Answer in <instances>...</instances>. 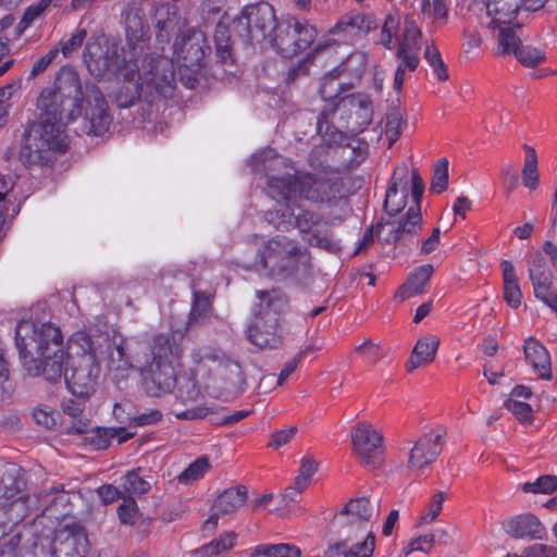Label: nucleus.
Instances as JSON below:
<instances>
[{
	"label": "nucleus",
	"instance_id": "nucleus-1",
	"mask_svg": "<svg viewBox=\"0 0 557 557\" xmlns=\"http://www.w3.org/2000/svg\"><path fill=\"white\" fill-rule=\"evenodd\" d=\"M84 101L87 107L82 132L102 136L109 131L112 117L101 90L94 84L83 88L78 73L63 69L57 77V89L46 88L38 98L39 119L26 128L20 150L23 164L47 165L58 153L67 150L70 140L65 126L81 115Z\"/></svg>",
	"mask_w": 557,
	"mask_h": 557
},
{
	"label": "nucleus",
	"instance_id": "nucleus-2",
	"mask_svg": "<svg viewBox=\"0 0 557 557\" xmlns=\"http://www.w3.org/2000/svg\"><path fill=\"white\" fill-rule=\"evenodd\" d=\"M128 51L124 53L122 78L124 85L116 94L120 108L134 106L141 97L149 103L174 94L176 81L174 64L171 59L157 52L139 58L146 47L145 32L141 20L134 17L126 27Z\"/></svg>",
	"mask_w": 557,
	"mask_h": 557
},
{
	"label": "nucleus",
	"instance_id": "nucleus-3",
	"mask_svg": "<svg viewBox=\"0 0 557 557\" xmlns=\"http://www.w3.org/2000/svg\"><path fill=\"white\" fill-rule=\"evenodd\" d=\"M96 346H100L99 357L107 354V367L110 371L123 372L131 368L138 370L147 395L159 397L175 387L176 374L173 363L183 354L175 333L154 335L131 357L126 356L122 343L103 339V343L97 342Z\"/></svg>",
	"mask_w": 557,
	"mask_h": 557
},
{
	"label": "nucleus",
	"instance_id": "nucleus-4",
	"mask_svg": "<svg viewBox=\"0 0 557 557\" xmlns=\"http://www.w3.org/2000/svg\"><path fill=\"white\" fill-rule=\"evenodd\" d=\"M268 194L277 201L299 206L297 200H306L327 208L346 205L344 182L341 177L325 173L297 172L294 175L271 177Z\"/></svg>",
	"mask_w": 557,
	"mask_h": 557
},
{
	"label": "nucleus",
	"instance_id": "nucleus-5",
	"mask_svg": "<svg viewBox=\"0 0 557 557\" xmlns=\"http://www.w3.org/2000/svg\"><path fill=\"white\" fill-rule=\"evenodd\" d=\"M264 219L282 232L297 228L302 240L312 247L330 253H337L342 249L341 240L327 227L322 214L304 206L288 203L285 209L268 210Z\"/></svg>",
	"mask_w": 557,
	"mask_h": 557
},
{
	"label": "nucleus",
	"instance_id": "nucleus-6",
	"mask_svg": "<svg viewBox=\"0 0 557 557\" xmlns=\"http://www.w3.org/2000/svg\"><path fill=\"white\" fill-rule=\"evenodd\" d=\"M307 255L296 239L276 235L258 247L253 265L271 277L287 278L298 272Z\"/></svg>",
	"mask_w": 557,
	"mask_h": 557
},
{
	"label": "nucleus",
	"instance_id": "nucleus-7",
	"mask_svg": "<svg viewBox=\"0 0 557 557\" xmlns=\"http://www.w3.org/2000/svg\"><path fill=\"white\" fill-rule=\"evenodd\" d=\"M81 354L69 357L65 383L70 392L77 397H87L95 391L100 376L99 347L88 336H83Z\"/></svg>",
	"mask_w": 557,
	"mask_h": 557
},
{
	"label": "nucleus",
	"instance_id": "nucleus-8",
	"mask_svg": "<svg viewBox=\"0 0 557 557\" xmlns=\"http://www.w3.org/2000/svg\"><path fill=\"white\" fill-rule=\"evenodd\" d=\"M210 47L202 35H177L173 45V64L180 67V79L187 88H195L206 66V55Z\"/></svg>",
	"mask_w": 557,
	"mask_h": 557
},
{
	"label": "nucleus",
	"instance_id": "nucleus-9",
	"mask_svg": "<svg viewBox=\"0 0 557 557\" xmlns=\"http://www.w3.org/2000/svg\"><path fill=\"white\" fill-rule=\"evenodd\" d=\"M317 36V28L307 20L287 15L276 24L271 45L283 58L292 59L309 48Z\"/></svg>",
	"mask_w": 557,
	"mask_h": 557
},
{
	"label": "nucleus",
	"instance_id": "nucleus-10",
	"mask_svg": "<svg viewBox=\"0 0 557 557\" xmlns=\"http://www.w3.org/2000/svg\"><path fill=\"white\" fill-rule=\"evenodd\" d=\"M33 343L37 356L61 351V348H64L62 333L54 324L47 322L36 325L29 320L18 322L15 329V345L21 359L32 356L27 347Z\"/></svg>",
	"mask_w": 557,
	"mask_h": 557
},
{
	"label": "nucleus",
	"instance_id": "nucleus-11",
	"mask_svg": "<svg viewBox=\"0 0 557 557\" xmlns=\"http://www.w3.org/2000/svg\"><path fill=\"white\" fill-rule=\"evenodd\" d=\"M341 74L338 69L330 71L324 75L320 87L322 99L329 103L318 116L317 132L330 144H341L344 139V134L330 124V119L335 114L338 103L346 99V97H341L345 85L339 82Z\"/></svg>",
	"mask_w": 557,
	"mask_h": 557
},
{
	"label": "nucleus",
	"instance_id": "nucleus-12",
	"mask_svg": "<svg viewBox=\"0 0 557 557\" xmlns=\"http://www.w3.org/2000/svg\"><path fill=\"white\" fill-rule=\"evenodd\" d=\"M83 58L95 77L102 78L107 73L122 77L124 59L120 61L116 48L109 45L104 35H92L88 38Z\"/></svg>",
	"mask_w": 557,
	"mask_h": 557
},
{
	"label": "nucleus",
	"instance_id": "nucleus-13",
	"mask_svg": "<svg viewBox=\"0 0 557 557\" xmlns=\"http://www.w3.org/2000/svg\"><path fill=\"white\" fill-rule=\"evenodd\" d=\"M352 453L358 461L369 468L377 469L383 463V436L368 422H360L351 430Z\"/></svg>",
	"mask_w": 557,
	"mask_h": 557
},
{
	"label": "nucleus",
	"instance_id": "nucleus-14",
	"mask_svg": "<svg viewBox=\"0 0 557 557\" xmlns=\"http://www.w3.org/2000/svg\"><path fill=\"white\" fill-rule=\"evenodd\" d=\"M237 26H243L249 41L261 42L272 39L274 28L280 22L276 20L273 7L268 2L246 5L237 18Z\"/></svg>",
	"mask_w": 557,
	"mask_h": 557
},
{
	"label": "nucleus",
	"instance_id": "nucleus-15",
	"mask_svg": "<svg viewBox=\"0 0 557 557\" xmlns=\"http://www.w3.org/2000/svg\"><path fill=\"white\" fill-rule=\"evenodd\" d=\"M88 547L85 529L77 523H72L55 531L51 552L53 557H85Z\"/></svg>",
	"mask_w": 557,
	"mask_h": 557
},
{
	"label": "nucleus",
	"instance_id": "nucleus-16",
	"mask_svg": "<svg viewBox=\"0 0 557 557\" xmlns=\"http://www.w3.org/2000/svg\"><path fill=\"white\" fill-rule=\"evenodd\" d=\"M445 435L446 432L442 430L423 434L409 451L407 468L419 472L435 462L442 453Z\"/></svg>",
	"mask_w": 557,
	"mask_h": 557
},
{
	"label": "nucleus",
	"instance_id": "nucleus-17",
	"mask_svg": "<svg viewBox=\"0 0 557 557\" xmlns=\"http://www.w3.org/2000/svg\"><path fill=\"white\" fill-rule=\"evenodd\" d=\"M69 355L61 348V351H51L50 354L39 355L37 358L32 356L22 359L27 372L32 375H42L48 382L57 383L62 377L65 379V362H69Z\"/></svg>",
	"mask_w": 557,
	"mask_h": 557
},
{
	"label": "nucleus",
	"instance_id": "nucleus-18",
	"mask_svg": "<svg viewBox=\"0 0 557 557\" xmlns=\"http://www.w3.org/2000/svg\"><path fill=\"white\" fill-rule=\"evenodd\" d=\"M422 226L421 210L417 206H411L405 214L385 223L377 224V230L388 227L385 240L387 243L397 244L407 237L416 235Z\"/></svg>",
	"mask_w": 557,
	"mask_h": 557
},
{
	"label": "nucleus",
	"instance_id": "nucleus-19",
	"mask_svg": "<svg viewBox=\"0 0 557 557\" xmlns=\"http://www.w3.org/2000/svg\"><path fill=\"white\" fill-rule=\"evenodd\" d=\"M248 341L260 349H276L283 344L278 318H258L247 327Z\"/></svg>",
	"mask_w": 557,
	"mask_h": 557
},
{
	"label": "nucleus",
	"instance_id": "nucleus-20",
	"mask_svg": "<svg viewBox=\"0 0 557 557\" xmlns=\"http://www.w3.org/2000/svg\"><path fill=\"white\" fill-rule=\"evenodd\" d=\"M246 500L247 488L244 485L226 488L215 498L212 505V513L205 521V529L214 530L218 525L220 516L235 512L245 505Z\"/></svg>",
	"mask_w": 557,
	"mask_h": 557
},
{
	"label": "nucleus",
	"instance_id": "nucleus-21",
	"mask_svg": "<svg viewBox=\"0 0 557 557\" xmlns=\"http://www.w3.org/2000/svg\"><path fill=\"white\" fill-rule=\"evenodd\" d=\"M409 175L411 176V171L406 164H400L394 170L384 201V208L389 215H396L406 206Z\"/></svg>",
	"mask_w": 557,
	"mask_h": 557
},
{
	"label": "nucleus",
	"instance_id": "nucleus-22",
	"mask_svg": "<svg viewBox=\"0 0 557 557\" xmlns=\"http://www.w3.org/2000/svg\"><path fill=\"white\" fill-rule=\"evenodd\" d=\"M503 528L515 539L543 540L546 535L544 524L532 513L510 517L503 522Z\"/></svg>",
	"mask_w": 557,
	"mask_h": 557
},
{
	"label": "nucleus",
	"instance_id": "nucleus-23",
	"mask_svg": "<svg viewBox=\"0 0 557 557\" xmlns=\"http://www.w3.org/2000/svg\"><path fill=\"white\" fill-rule=\"evenodd\" d=\"M23 485L24 482L13 473H0V523H4L9 509L25 504V497L18 495Z\"/></svg>",
	"mask_w": 557,
	"mask_h": 557
},
{
	"label": "nucleus",
	"instance_id": "nucleus-24",
	"mask_svg": "<svg viewBox=\"0 0 557 557\" xmlns=\"http://www.w3.org/2000/svg\"><path fill=\"white\" fill-rule=\"evenodd\" d=\"M527 361L543 380L552 379L550 357L547 349L536 339L530 337L523 346Z\"/></svg>",
	"mask_w": 557,
	"mask_h": 557
},
{
	"label": "nucleus",
	"instance_id": "nucleus-25",
	"mask_svg": "<svg viewBox=\"0 0 557 557\" xmlns=\"http://www.w3.org/2000/svg\"><path fill=\"white\" fill-rule=\"evenodd\" d=\"M438 346L440 338L435 335L428 334L419 338L407 361V371L412 372L422 364L431 363L435 359Z\"/></svg>",
	"mask_w": 557,
	"mask_h": 557
},
{
	"label": "nucleus",
	"instance_id": "nucleus-26",
	"mask_svg": "<svg viewBox=\"0 0 557 557\" xmlns=\"http://www.w3.org/2000/svg\"><path fill=\"white\" fill-rule=\"evenodd\" d=\"M259 298L258 318H277L287 307L288 300L281 289L257 290Z\"/></svg>",
	"mask_w": 557,
	"mask_h": 557
},
{
	"label": "nucleus",
	"instance_id": "nucleus-27",
	"mask_svg": "<svg viewBox=\"0 0 557 557\" xmlns=\"http://www.w3.org/2000/svg\"><path fill=\"white\" fill-rule=\"evenodd\" d=\"M523 0H487L486 10L493 16L490 27L498 24H510L522 4Z\"/></svg>",
	"mask_w": 557,
	"mask_h": 557
},
{
	"label": "nucleus",
	"instance_id": "nucleus-28",
	"mask_svg": "<svg viewBox=\"0 0 557 557\" xmlns=\"http://www.w3.org/2000/svg\"><path fill=\"white\" fill-rule=\"evenodd\" d=\"M433 272L434 268L432 264H423L416 268L413 272L409 274L406 283L400 287L398 296L401 299H406L422 294Z\"/></svg>",
	"mask_w": 557,
	"mask_h": 557
},
{
	"label": "nucleus",
	"instance_id": "nucleus-29",
	"mask_svg": "<svg viewBox=\"0 0 557 557\" xmlns=\"http://www.w3.org/2000/svg\"><path fill=\"white\" fill-rule=\"evenodd\" d=\"M504 278V299L512 307L518 308L521 305L522 293L515 272V267L510 261L502 262Z\"/></svg>",
	"mask_w": 557,
	"mask_h": 557
},
{
	"label": "nucleus",
	"instance_id": "nucleus-30",
	"mask_svg": "<svg viewBox=\"0 0 557 557\" xmlns=\"http://www.w3.org/2000/svg\"><path fill=\"white\" fill-rule=\"evenodd\" d=\"M206 358L216 363V371L226 383L235 385L243 381L242 367L237 361L219 352L208 354Z\"/></svg>",
	"mask_w": 557,
	"mask_h": 557
},
{
	"label": "nucleus",
	"instance_id": "nucleus-31",
	"mask_svg": "<svg viewBox=\"0 0 557 557\" xmlns=\"http://www.w3.org/2000/svg\"><path fill=\"white\" fill-rule=\"evenodd\" d=\"M528 273L533 288L539 285L553 282V274L547 265L545 257L540 251H535L530 256L528 261Z\"/></svg>",
	"mask_w": 557,
	"mask_h": 557
},
{
	"label": "nucleus",
	"instance_id": "nucleus-32",
	"mask_svg": "<svg viewBox=\"0 0 557 557\" xmlns=\"http://www.w3.org/2000/svg\"><path fill=\"white\" fill-rule=\"evenodd\" d=\"M374 508L367 497L351 499L341 511L339 516H350L351 522L364 525L372 518Z\"/></svg>",
	"mask_w": 557,
	"mask_h": 557
},
{
	"label": "nucleus",
	"instance_id": "nucleus-33",
	"mask_svg": "<svg viewBox=\"0 0 557 557\" xmlns=\"http://www.w3.org/2000/svg\"><path fill=\"white\" fill-rule=\"evenodd\" d=\"M396 58L400 60L394 76V89L399 91L405 81L406 70L413 72L419 65V52L411 51L405 48H398Z\"/></svg>",
	"mask_w": 557,
	"mask_h": 557
},
{
	"label": "nucleus",
	"instance_id": "nucleus-34",
	"mask_svg": "<svg viewBox=\"0 0 557 557\" xmlns=\"http://www.w3.org/2000/svg\"><path fill=\"white\" fill-rule=\"evenodd\" d=\"M496 28L499 30L497 35V54L515 55L521 46V39L520 36L516 33V29L508 26V24H498L494 29Z\"/></svg>",
	"mask_w": 557,
	"mask_h": 557
},
{
	"label": "nucleus",
	"instance_id": "nucleus-35",
	"mask_svg": "<svg viewBox=\"0 0 557 557\" xmlns=\"http://www.w3.org/2000/svg\"><path fill=\"white\" fill-rule=\"evenodd\" d=\"M237 534L235 532H226L219 539H214L208 544L191 553V557H213L222 552L231 549L236 542Z\"/></svg>",
	"mask_w": 557,
	"mask_h": 557
},
{
	"label": "nucleus",
	"instance_id": "nucleus-36",
	"mask_svg": "<svg viewBox=\"0 0 557 557\" xmlns=\"http://www.w3.org/2000/svg\"><path fill=\"white\" fill-rule=\"evenodd\" d=\"M401 26V16L398 13L387 14L381 29L379 42L386 49L392 50L399 42L398 33Z\"/></svg>",
	"mask_w": 557,
	"mask_h": 557
},
{
	"label": "nucleus",
	"instance_id": "nucleus-37",
	"mask_svg": "<svg viewBox=\"0 0 557 557\" xmlns=\"http://www.w3.org/2000/svg\"><path fill=\"white\" fill-rule=\"evenodd\" d=\"M193 306L187 322L188 326L205 320L211 310L210 295L206 292L196 289L195 281H193Z\"/></svg>",
	"mask_w": 557,
	"mask_h": 557
},
{
	"label": "nucleus",
	"instance_id": "nucleus-38",
	"mask_svg": "<svg viewBox=\"0 0 557 557\" xmlns=\"http://www.w3.org/2000/svg\"><path fill=\"white\" fill-rule=\"evenodd\" d=\"M255 557H300L301 550L298 546L289 543L260 544L253 549Z\"/></svg>",
	"mask_w": 557,
	"mask_h": 557
},
{
	"label": "nucleus",
	"instance_id": "nucleus-39",
	"mask_svg": "<svg viewBox=\"0 0 557 557\" xmlns=\"http://www.w3.org/2000/svg\"><path fill=\"white\" fill-rule=\"evenodd\" d=\"M421 30L418 28L414 20L410 16H406L403 23V35L399 38L398 48H405L408 50L420 51V38Z\"/></svg>",
	"mask_w": 557,
	"mask_h": 557
},
{
	"label": "nucleus",
	"instance_id": "nucleus-40",
	"mask_svg": "<svg viewBox=\"0 0 557 557\" xmlns=\"http://www.w3.org/2000/svg\"><path fill=\"white\" fill-rule=\"evenodd\" d=\"M121 487L127 497H133V495H143L148 493L151 488V483L139 474L138 469L131 470L124 475Z\"/></svg>",
	"mask_w": 557,
	"mask_h": 557
},
{
	"label": "nucleus",
	"instance_id": "nucleus-41",
	"mask_svg": "<svg viewBox=\"0 0 557 557\" xmlns=\"http://www.w3.org/2000/svg\"><path fill=\"white\" fill-rule=\"evenodd\" d=\"M522 181L527 188L534 190L539 185L537 157L532 147L525 146V159L522 170Z\"/></svg>",
	"mask_w": 557,
	"mask_h": 557
},
{
	"label": "nucleus",
	"instance_id": "nucleus-42",
	"mask_svg": "<svg viewBox=\"0 0 557 557\" xmlns=\"http://www.w3.org/2000/svg\"><path fill=\"white\" fill-rule=\"evenodd\" d=\"M363 14L352 13L343 16L330 30L331 34L351 33L354 30H369L370 25L366 23Z\"/></svg>",
	"mask_w": 557,
	"mask_h": 557
},
{
	"label": "nucleus",
	"instance_id": "nucleus-43",
	"mask_svg": "<svg viewBox=\"0 0 557 557\" xmlns=\"http://www.w3.org/2000/svg\"><path fill=\"white\" fill-rule=\"evenodd\" d=\"M367 57L363 52L350 53L337 67L342 74L346 73L354 78H360L366 70Z\"/></svg>",
	"mask_w": 557,
	"mask_h": 557
},
{
	"label": "nucleus",
	"instance_id": "nucleus-44",
	"mask_svg": "<svg viewBox=\"0 0 557 557\" xmlns=\"http://www.w3.org/2000/svg\"><path fill=\"white\" fill-rule=\"evenodd\" d=\"M209 468V459L207 457H199L177 476V481L185 485L194 483L200 480Z\"/></svg>",
	"mask_w": 557,
	"mask_h": 557
},
{
	"label": "nucleus",
	"instance_id": "nucleus-45",
	"mask_svg": "<svg viewBox=\"0 0 557 557\" xmlns=\"http://www.w3.org/2000/svg\"><path fill=\"white\" fill-rule=\"evenodd\" d=\"M124 432L123 428H96L87 437L96 449H106L110 446L111 440Z\"/></svg>",
	"mask_w": 557,
	"mask_h": 557
},
{
	"label": "nucleus",
	"instance_id": "nucleus-46",
	"mask_svg": "<svg viewBox=\"0 0 557 557\" xmlns=\"http://www.w3.org/2000/svg\"><path fill=\"white\" fill-rule=\"evenodd\" d=\"M557 490V476L553 474L541 475L533 482H525L522 485L524 493L552 494Z\"/></svg>",
	"mask_w": 557,
	"mask_h": 557
},
{
	"label": "nucleus",
	"instance_id": "nucleus-47",
	"mask_svg": "<svg viewBox=\"0 0 557 557\" xmlns=\"http://www.w3.org/2000/svg\"><path fill=\"white\" fill-rule=\"evenodd\" d=\"M448 185V160L443 158L434 165L430 191L441 194Z\"/></svg>",
	"mask_w": 557,
	"mask_h": 557
},
{
	"label": "nucleus",
	"instance_id": "nucleus-48",
	"mask_svg": "<svg viewBox=\"0 0 557 557\" xmlns=\"http://www.w3.org/2000/svg\"><path fill=\"white\" fill-rule=\"evenodd\" d=\"M404 124L403 113L398 109H393L386 114L385 135L389 147L398 139Z\"/></svg>",
	"mask_w": 557,
	"mask_h": 557
},
{
	"label": "nucleus",
	"instance_id": "nucleus-49",
	"mask_svg": "<svg viewBox=\"0 0 557 557\" xmlns=\"http://www.w3.org/2000/svg\"><path fill=\"white\" fill-rule=\"evenodd\" d=\"M516 59L527 67H535L545 60V54L537 48L530 46H520L515 53Z\"/></svg>",
	"mask_w": 557,
	"mask_h": 557
},
{
	"label": "nucleus",
	"instance_id": "nucleus-50",
	"mask_svg": "<svg viewBox=\"0 0 557 557\" xmlns=\"http://www.w3.org/2000/svg\"><path fill=\"white\" fill-rule=\"evenodd\" d=\"M53 0H38L37 2L30 4L24 12L20 23L18 28L21 30L29 27L35 20H37L51 4Z\"/></svg>",
	"mask_w": 557,
	"mask_h": 557
},
{
	"label": "nucleus",
	"instance_id": "nucleus-51",
	"mask_svg": "<svg viewBox=\"0 0 557 557\" xmlns=\"http://www.w3.org/2000/svg\"><path fill=\"white\" fill-rule=\"evenodd\" d=\"M176 26L175 15L166 12L165 18H158L156 24V40L163 49V45L168 44Z\"/></svg>",
	"mask_w": 557,
	"mask_h": 557
},
{
	"label": "nucleus",
	"instance_id": "nucleus-52",
	"mask_svg": "<svg viewBox=\"0 0 557 557\" xmlns=\"http://www.w3.org/2000/svg\"><path fill=\"white\" fill-rule=\"evenodd\" d=\"M533 292L535 298L557 315V289L554 288L553 282L539 285Z\"/></svg>",
	"mask_w": 557,
	"mask_h": 557
},
{
	"label": "nucleus",
	"instance_id": "nucleus-53",
	"mask_svg": "<svg viewBox=\"0 0 557 557\" xmlns=\"http://www.w3.org/2000/svg\"><path fill=\"white\" fill-rule=\"evenodd\" d=\"M424 58L430 66L433 67V72L440 81H446L448 78L446 65L436 47L426 46L424 50Z\"/></svg>",
	"mask_w": 557,
	"mask_h": 557
},
{
	"label": "nucleus",
	"instance_id": "nucleus-54",
	"mask_svg": "<svg viewBox=\"0 0 557 557\" xmlns=\"http://www.w3.org/2000/svg\"><path fill=\"white\" fill-rule=\"evenodd\" d=\"M446 499V493L437 492L428 504L425 511L420 517V524H426L434 521L442 511L443 503Z\"/></svg>",
	"mask_w": 557,
	"mask_h": 557
},
{
	"label": "nucleus",
	"instance_id": "nucleus-55",
	"mask_svg": "<svg viewBox=\"0 0 557 557\" xmlns=\"http://www.w3.org/2000/svg\"><path fill=\"white\" fill-rule=\"evenodd\" d=\"M375 539L372 532H369L362 542L347 546L345 557H371L374 552Z\"/></svg>",
	"mask_w": 557,
	"mask_h": 557
},
{
	"label": "nucleus",
	"instance_id": "nucleus-56",
	"mask_svg": "<svg viewBox=\"0 0 557 557\" xmlns=\"http://www.w3.org/2000/svg\"><path fill=\"white\" fill-rule=\"evenodd\" d=\"M318 470V462L311 457H304L296 478V484L299 488H307L311 478Z\"/></svg>",
	"mask_w": 557,
	"mask_h": 557
},
{
	"label": "nucleus",
	"instance_id": "nucleus-57",
	"mask_svg": "<svg viewBox=\"0 0 557 557\" xmlns=\"http://www.w3.org/2000/svg\"><path fill=\"white\" fill-rule=\"evenodd\" d=\"M33 419L36 424L45 429H53L57 425V412L47 405H40L33 410Z\"/></svg>",
	"mask_w": 557,
	"mask_h": 557
},
{
	"label": "nucleus",
	"instance_id": "nucleus-58",
	"mask_svg": "<svg viewBox=\"0 0 557 557\" xmlns=\"http://www.w3.org/2000/svg\"><path fill=\"white\" fill-rule=\"evenodd\" d=\"M117 515L122 523L135 524L138 519V507L133 497H126L117 507Z\"/></svg>",
	"mask_w": 557,
	"mask_h": 557
},
{
	"label": "nucleus",
	"instance_id": "nucleus-59",
	"mask_svg": "<svg viewBox=\"0 0 557 557\" xmlns=\"http://www.w3.org/2000/svg\"><path fill=\"white\" fill-rule=\"evenodd\" d=\"M435 544L434 534L428 533L412 539L406 547H404V555L408 556L413 552L429 553Z\"/></svg>",
	"mask_w": 557,
	"mask_h": 557
},
{
	"label": "nucleus",
	"instance_id": "nucleus-60",
	"mask_svg": "<svg viewBox=\"0 0 557 557\" xmlns=\"http://www.w3.org/2000/svg\"><path fill=\"white\" fill-rule=\"evenodd\" d=\"M505 407L508 411H510L513 416H516L521 422L528 423L531 422L532 417V408L529 404L524 401H520L519 399L509 398L505 403Z\"/></svg>",
	"mask_w": 557,
	"mask_h": 557
},
{
	"label": "nucleus",
	"instance_id": "nucleus-61",
	"mask_svg": "<svg viewBox=\"0 0 557 557\" xmlns=\"http://www.w3.org/2000/svg\"><path fill=\"white\" fill-rule=\"evenodd\" d=\"M86 37L87 30L85 28H77L69 40L60 42L63 57L70 58L73 52L77 51L82 47Z\"/></svg>",
	"mask_w": 557,
	"mask_h": 557
},
{
	"label": "nucleus",
	"instance_id": "nucleus-62",
	"mask_svg": "<svg viewBox=\"0 0 557 557\" xmlns=\"http://www.w3.org/2000/svg\"><path fill=\"white\" fill-rule=\"evenodd\" d=\"M356 352L361 355L371 363L377 362L383 357L381 347L374 344L371 339H366L362 344L356 347Z\"/></svg>",
	"mask_w": 557,
	"mask_h": 557
},
{
	"label": "nucleus",
	"instance_id": "nucleus-63",
	"mask_svg": "<svg viewBox=\"0 0 557 557\" xmlns=\"http://www.w3.org/2000/svg\"><path fill=\"white\" fill-rule=\"evenodd\" d=\"M162 412L158 409H149L146 412L135 416L132 419V424L136 426L157 424L162 420Z\"/></svg>",
	"mask_w": 557,
	"mask_h": 557
},
{
	"label": "nucleus",
	"instance_id": "nucleus-64",
	"mask_svg": "<svg viewBox=\"0 0 557 557\" xmlns=\"http://www.w3.org/2000/svg\"><path fill=\"white\" fill-rule=\"evenodd\" d=\"M525 557H557V548L544 544H533L524 549Z\"/></svg>",
	"mask_w": 557,
	"mask_h": 557
}]
</instances>
